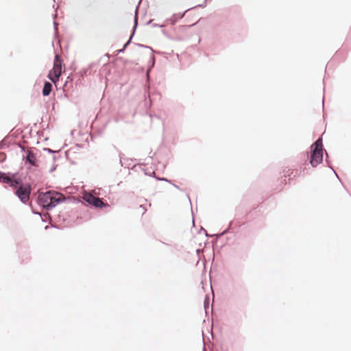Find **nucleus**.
Instances as JSON below:
<instances>
[{"label":"nucleus","instance_id":"f03ea898","mask_svg":"<svg viewBox=\"0 0 351 351\" xmlns=\"http://www.w3.org/2000/svg\"><path fill=\"white\" fill-rule=\"evenodd\" d=\"M322 139L318 138L311 146V156L310 162L315 167H317L323 160Z\"/></svg>","mask_w":351,"mask_h":351},{"label":"nucleus","instance_id":"7ed1b4c3","mask_svg":"<svg viewBox=\"0 0 351 351\" xmlns=\"http://www.w3.org/2000/svg\"><path fill=\"white\" fill-rule=\"evenodd\" d=\"M84 201L96 208H103L108 206V204L104 203L100 198L94 196L91 193H85L83 196Z\"/></svg>","mask_w":351,"mask_h":351},{"label":"nucleus","instance_id":"9d476101","mask_svg":"<svg viewBox=\"0 0 351 351\" xmlns=\"http://www.w3.org/2000/svg\"><path fill=\"white\" fill-rule=\"evenodd\" d=\"M99 66H109L110 64V58L108 54H105L102 57L99 58L98 62L97 63Z\"/></svg>","mask_w":351,"mask_h":351},{"label":"nucleus","instance_id":"6ab92c4d","mask_svg":"<svg viewBox=\"0 0 351 351\" xmlns=\"http://www.w3.org/2000/svg\"><path fill=\"white\" fill-rule=\"evenodd\" d=\"M124 51H125V50H123V48L122 47L121 49H120L117 50V53H120L123 52Z\"/></svg>","mask_w":351,"mask_h":351},{"label":"nucleus","instance_id":"b1692460","mask_svg":"<svg viewBox=\"0 0 351 351\" xmlns=\"http://www.w3.org/2000/svg\"><path fill=\"white\" fill-rule=\"evenodd\" d=\"M149 71L148 70L147 72V75H149Z\"/></svg>","mask_w":351,"mask_h":351},{"label":"nucleus","instance_id":"20e7f679","mask_svg":"<svg viewBox=\"0 0 351 351\" xmlns=\"http://www.w3.org/2000/svg\"><path fill=\"white\" fill-rule=\"evenodd\" d=\"M31 193V187L29 185H21L16 190V195L23 203H26L29 199Z\"/></svg>","mask_w":351,"mask_h":351},{"label":"nucleus","instance_id":"dca6fc26","mask_svg":"<svg viewBox=\"0 0 351 351\" xmlns=\"http://www.w3.org/2000/svg\"><path fill=\"white\" fill-rule=\"evenodd\" d=\"M196 25V23H193V24L189 25H187V26H186V25H182V26H180V27H181V28H185V27H188V28H189V27H193V26H194V25Z\"/></svg>","mask_w":351,"mask_h":351},{"label":"nucleus","instance_id":"4be33fe9","mask_svg":"<svg viewBox=\"0 0 351 351\" xmlns=\"http://www.w3.org/2000/svg\"><path fill=\"white\" fill-rule=\"evenodd\" d=\"M146 210L145 208H143V212L144 213Z\"/></svg>","mask_w":351,"mask_h":351},{"label":"nucleus","instance_id":"9b49d317","mask_svg":"<svg viewBox=\"0 0 351 351\" xmlns=\"http://www.w3.org/2000/svg\"><path fill=\"white\" fill-rule=\"evenodd\" d=\"M52 85L50 82H46L43 88V94L45 96H47L51 91Z\"/></svg>","mask_w":351,"mask_h":351},{"label":"nucleus","instance_id":"f257e3e1","mask_svg":"<svg viewBox=\"0 0 351 351\" xmlns=\"http://www.w3.org/2000/svg\"><path fill=\"white\" fill-rule=\"evenodd\" d=\"M64 195L54 191L45 193H40L38 195V204L43 207L49 209L55 207L59 203L64 200Z\"/></svg>","mask_w":351,"mask_h":351},{"label":"nucleus","instance_id":"f8f14e48","mask_svg":"<svg viewBox=\"0 0 351 351\" xmlns=\"http://www.w3.org/2000/svg\"><path fill=\"white\" fill-rule=\"evenodd\" d=\"M53 66H64L62 64V60L60 55L56 54L54 58Z\"/></svg>","mask_w":351,"mask_h":351},{"label":"nucleus","instance_id":"412c9836","mask_svg":"<svg viewBox=\"0 0 351 351\" xmlns=\"http://www.w3.org/2000/svg\"><path fill=\"white\" fill-rule=\"evenodd\" d=\"M152 21V20H149V21L147 23V25H148V24H151Z\"/></svg>","mask_w":351,"mask_h":351},{"label":"nucleus","instance_id":"2eb2a0df","mask_svg":"<svg viewBox=\"0 0 351 351\" xmlns=\"http://www.w3.org/2000/svg\"><path fill=\"white\" fill-rule=\"evenodd\" d=\"M138 47H144V48L149 49L152 51H153V49H152V47H148V46L144 45H143V44H138Z\"/></svg>","mask_w":351,"mask_h":351},{"label":"nucleus","instance_id":"4468645a","mask_svg":"<svg viewBox=\"0 0 351 351\" xmlns=\"http://www.w3.org/2000/svg\"><path fill=\"white\" fill-rule=\"evenodd\" d=\"M207 1L208 0H204V2L201 4H198L193 8H191L190 9L191 10H193V9H195L196 8H205L206 6V4H207Z\"/></svg>","mask_w":351,"mask_h":351},{"label":"nucleus","instance_id":"0eeeda50","mask_svg":"<svg viewBox=\"0 0 351 351\" xmlns=\"http://www.w3.org/2000/svg\"><path fill=\"white\" fill-rule=\"evenodd\" d=\"M26 161L28 162L32 166H38L36 156L31 150L27 151Z\"/></svg>","mask_w":351,"mask_h":351},{"label":"nucleus","instance_id":"a211bd4d","mask_svg":"<svg viewBox=\"0 0 351 351\" xmlns=\"http://www.w3.org/2000/svg\"><path fill=\"white\" fill-rule=\"evenodd\" d=\"M53 25H54V29L56 31L57 30L58 24H57V23L56 21H53Z\"/></svg>","mask_w":351,"mask_h":351},{"label":"nucleus","instance_id":"aec40b11","mask_svg":"<svg viewBox=\"0 0 351 351\" xmlns=\"http://www.w3.org/2000/svg\"><path fill=\"white\" fill-rule=\"evenodd\" d=\"M88 66H96V64L95 63H90V64H88Z\"/></svg>","mask_w":351,"mask_h":351},{"label":"nucleus","instance_id":"1a4fd4ad","mask_svg":"<svg viewBox=\"0 0 351 351\" xmlns=\"http://www.w3.org/2000/svg\"><path fill=\"white\" fill-rule=\"evenodd\" d=\"M189 10H191L190 8L186 10L182 13L173 14V16L171 18L168 19L167 21H169L171 24L175 25L178 20L182 19L184 16L185 14Z\"/></svg>","mask_w":351,"mask_h":351},{"label":"nucleus","instance_id":"39448f33","mask_svg":"<svg viewBox=\"0 0 351 351\" xmlns=\"http://www.w3.org/2000/svg\"><path fill=\"white\" fill-rule=\"evenodd\" d=\"M0 181L9 184L11 186L17 187L20 182L14 178V176H9L5 173L0 172Z\"/></svg>","mask_w":351,"mask_h":351},{"label":"nucleus","instance_id":"6e6552de","mask_svg":"<svg viewBox=\"0 0 351 351\" xmlns=\"http://www.w3.org/2000/svg\"><path fill=\"white\" fill-rule=\"evenodd\" d=\"M137 26H138V16H137V13L136 12L135 16H134V27H133L132 32L129 39L128 40V41L123 45V50H125L127 47L129 45H130L132 38L135 34V32L137 28Z\"/></svg>","mask_w":351,"mask_h":351},{"label":"nucleus","instance_id":"ddd939ff","mask_svg":"<svg viewBox=\"0 0 351 351\" xmlns=\"http://www.w3.org/2000/svg\"><path fill=\"white\" fill-rule=\"evenodd\" d=\"M149 64H150V66H154L156 64V58L151 53L149 59Z\"/></svg>","mask_w":351,"mask_h":351},{"label":"nucleus","instance_id":"423d86ee","mask_svg":"<svg viewBox=\"0 0 351 351\" xmlns=\"http://www.w3.org/2000/svg\"><path fill=\"white\" fill-rule=\"evenodd\" d=\"M61 73L62 67H53L52 70L50 71L48 76L52 82H56L58 80Z\"/></svg>","mask_w":351,"mask_h":351},{"label":"nucleus","instance_id":"5701e85b","mask_svg":"<svg viewBox=\"0 0 351 351\" xmlns=\"http://www.w3.org/2000/svg\"><path fill=\"white\" fill-rule=\"evenodd\" d=\"M162 33H163L164 34H166V32H165V30H163V31H162Z\"/></svg>","mask_w":351,"mask_h":351},{"label":"nucleus","instance_id":"f3484780","mask_svg":"<svg viewBox=\"0 0 351 351\" xmlns=\"http://www.w3.org/2000/svg\"><path fill=\"white\" fill-rule=\"evenodd\" d=\"M152 27H163L164 25H159V24H157V23H153L152 24Z\"/></svg>","mask_w":351,"mask_h":351}]
</instances>
